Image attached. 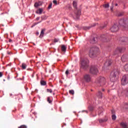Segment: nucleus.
Listing matches in <instances>:
<instances>
[{
	"instance_id": "f257e3e1",
	"label": "nucleus",
	"mask_w": 128,
	"mask_h": 128,
	"mask_svg": "<svg viewBox=\"0 0 128 128\" xmlns=\"http://www.w3.org/2000/svg\"><path fill=\"white\" fill-rule=\"evenodd\" d=\"M119 74L120 70L118 69H114L111 73L110 76V80L112 82H114L118 80L116 76H118Z\"/></svg>"
},
{
	"instance_id": "f03ea898",
	"label": "nucleus",
	"mask_w": 128,
	"mask_h": 128,
	"mask_svg": "<svg viewBox=\"0 0 128 128\" xmlns=\"http://www.w3.org/2000/svg\"><path fill=\"white\" fill-rule=\"evenodd\" d=\"M73 6L74 8H76L75 14H76V17H74V18H76V20H78L80 18V10H78L77 6H78V0H74L73 1Z\"/></svg>"
},
{
	"instance_id": "7ed1b4c3",
	"label": "nucleus",
	"mask_w": 128,
	"mask_h": 128,
	"mask_svg": "<svg viewBox=\"0 0 128 128\" xmlns=\"http://www.w3.org/2000/svg\"><path fill=\"white\" fill-rule=\"evenodd\" d=\"M96 84H100V86H104L108 84L106 80L104 77H100L98 78L96 81Z\"/></svg>"
},
{
	"instance_id": "20e7f679",
	"label": "nucleus",
	"mask_w": 128,
	"mask_h": 128,
	"mask_svg": "<svg viewBox=\"0 0 128 128\" xmlns=\"http://www.w3.org/2000/svg\"><path fill=\"white\" fill-rule=\"evenodd\" d=\"M88 66V58L83 59L81 62V68L86 70Z\"/></svg>"
},
{
	"instance_id": "39448f33",
	"label": "nucleus",
	"mask_w": 128,
	"mask_h": 128,
	"mask_svg": "<svg viewBox=\"0 0 128 128\" xmlns=\"http://www.w3.org/2000/svg\"><path fill=\"white\" fill-rule=\"evenodd\" d=\"M118 22L120 26H123L124 28H126V26H128V20L122 19L119 20Z\"/></svg>"
},
{
	"instance_id": "423d86ee",
	"label": "nucleus",
	"mask_w": 128,
	"mask_h": 128,
	"mask_svg": "<svg viewBox=\"0 0 128 128\" xmlns=\"http://www.w3.org/2000/svg\"><path fill=\"white\" fill-rule=\"evenodd\" d=\"M121 84L122 86H126L128 84V74L124 75L121 80Z\"/></svg>"
},
{
	"instance_id": "0eeeda50",
	"label": "nucleus",
	"mask_w": 128,
	"mask_h": 128,
	"mask_svg": "<svg viewBox=\"0 0 128 128\" xmlns=\"http://www.w3.org/2000/svg\"><path fill=\"white\" fill-rule=\"evenodd\" d=\"M119 29L118 25V24H114L110 28V30L112 32H118Z\"/></svg>"
},
{
	"instance_id": "6e6552de",
	"label": "nucleus",
	"mask_w": 128,
	"mask_h": 128,
	"mask_svg": "<svg viewBox=\"0 0 128 128\" xmlns=\"http://www.w3.org/2000/svg\"><path fill=\"white\" fill-rule=\"evenodd\" d=\"M90 72L92 74H96L98 72V68L96 66H92L90 69Z\"/></svg>"
},
{
	"instance_id": "1a4fd4ad",
	"label": "nucleus",
	"mask_w": 128,
	"mask_h": 128,
	"mask_svg": "<svg viewBox=\"0 0 128 128\" xmlns=\"http://www.w3.org/2000/svg\"><path fill=\"white\" fill-rule=\"evenodd\" d=\"M92 80V77L90 74H86L85 76H84V80L86 82H90V80Z\"/></svg>"
},
{
	"instance_id": "9d476101",
	"label": "nucleus",
	"mask_w": 128,
	"mask_h": 128,
	"mask_svg": "<svg viewBox=\"0 0 128 128\" xmlns=\"http://www.w3.org/2000/svg\"><path fill=\"white\" fill-rule=\"evenodd\" d=\"M89 56L94 58V48H90L89 52Z\"/></svg>"
},
{
	"instance_id": "9b49d317",
	"label": "nucleus",
	"mask_w": 128,
	"mask_h": 128,
	"mask_svg": "<svg viewBox=\"0 0 128 128\" xmlns=\"http://www.w3.org/2000/svg\"><path fill=\"white\" fill-rule=\"evenodd\" d=\"M126 48H118L115 50L114 54H118V52H124Z\"/></svg>"
},
{
	"instance_id": "f8f14e48",
	"label": "nucleus",
	"mask_w": 128,
	"mask_h": 128,
	"mask_svg": "<svg viewBox=\"0 0 128 128\" xmlns=\"http://www.w3.org/2000/svg\"><path fill=\"white\" fill-rule=\"evenodd\" d=\"M121 60L123 62H128V56L124 55L121 58Z\"/></svg>"
},
{
	"instance_id": "ddd939ff",
	"label": "nucleus",
	"mask_w": 128,
	"mask_h": 128,
	"mask_svg": "<svg viewBox=\"0 0 128 128\" xmlns=\"http://www.w3.org/2000/svg\"><path fill=\"white\" fill-rule=\"evenodd\" d=\"M96 26V24H92V26H84L83 28L84 30H90V28H92L94 26Z\"/></svg>"
},
{
	"instance_id": "4468645a",
	"label": "nucleus",
	"mask_w": 128,
	"mask_h": 128,
	"mask_svg": "<svg viewBox=\"0 0 128 128\" xmlns=\"http://www.w3.org/2000/svg\"><path fill=\"white\" fill-rule=\"evenodd\" d=\"M118 95L119 96H124V91L122 90V88H120L118 91Z\"/></svg>"
},
{
	"instance_id": "2eb2a0df",
	"label": "nucleus",
	"mask_w": 128,
	"mask_h": 128,
	"mask_svg": "<svg viewBox=\"0 0 128 128\" xmlns=\"http://www.w3.org/2000/svg\"><path fill=\"white\" fill-rule=\"evenodd\" d=\"M112 64V60H108L104 64L105 66H110Z\"/></svg>"
},
{
	"instance_id": "dca6fc26",
	"label": "nucleus",
	"mask_w": 128,
	"mask_h": 128,
	"mask_svg": "<svg viewBox=\"0 0 128 128\" xmlns=\"http://www.w3.org/2000/svg\"><path fill=\"white\" fill-rule=\"evenodd\" d=\"M42 12H44V9L40 8L36 11V14H42Z\"/></svg>"
},
{
	"instance_id": "f3484780",
	"label": "nucleus",
	"mask_w": 128,
	"mask_h": 128,
	"mask_svg": "<svg viewBox=\"0 0 128 128\" xmlns=\"http://www.w3.org/2000/svg\"><path fill=\"white\" fill-rule=\"evenodd\" d=\"M120 126L123 128H128V124L126 122H121Z\"/></svg>"
},
{
	"instance_id": "a211bd4d",
	"label": "nucleus",
	"mask_w": 128,
	"mask_h": 128,
	"mask_svg": "<svg viewBox=\"0 0 128 128\" xmlns=\"http://www.w3.org/2000/svg\"><path fill=\"white\" fill-rule=\"evenodd\" d=\"M98 40V38H94L90 40V44H96V40Z\"/></svg>"
},
{
	"instance_id": "6ab92c4d",
	"label": "nucleus",
	"mask_w": 128,
	"mask_h": 128,
	"mask_svg": "<svg viewBox=\"0 0 128 128\" xmlns=\"http://www.w3.org/2000/svg\"><path fill=\"white\" fill-rule=\"evenodd\" d=\"M61 48H62V52H66V46L64 45H62V46Z\"/></svg>"
},
{
	"instance_id": "aec40b11",
	"label": "nucleus",
	"mask_w": 128,
	"mask_h": 128,
	"mask_svg": "<svg viewBox=\"0 0 128 128\" xmlns=\"http://www.w3.org/2000/svg\"><path fill=\"white\" fill-rule=\"evenodd\" d=\"M44 30H42L40 36V38H43L44 35Z\"/></svg>"
},
{
	"instance_id": "412c9836",
	"label": "nucleus",
	"mask_w": 128,
	"mask_h": 128,
	"mask_svg": "<svg viewBox=\"0 0 128 128\" xmlns=\"http://www.w3.org/2000/svg\"><path fill=\"white\" fill-rule=\"evenodd\" d=\"M21 66L23 70L26 68V64L24 63H22Z\"/></svg>"
},
{
	"instance_id": "4be33fe9",
	"label": "nucleus",
	"mask_w": 128,
	"mask_h": 128,
	"mask_svg": "<svg viewBox=\"0 0 128 128\" xmlns=\"http://www.w3.org/2000/svg\"><path fill=\"white\" fill-rule=\"evenodd\" d=\"M108 120V119H100L99 122L102 124V122H106Z\"/></svg>"
},
{
	"instance_id": "5701e85b",
	"label": "nucleus",
	"mask_w": 128,
	"mask_h": 128,
	"mask_svg": "<svg viewBox=\"0 0 128 128\" xmlns=\"http://www.w3.org/2000/svg\"><path fill=\"white\" fill-rule=\"evenodd\" d=\"M40 84H42V86H46V82L44 80H42L40 81Z\"/></svg>"
},
{
	"instance_id": "b1692460",
	"label": "nucleus",
	"mask_w": 128,
	"mask_h": 128,
	"mask_svg": "<svg viewBox=\"0 0 128 128\" xmlns=\"http://www.w3.org/2000/svg\"><path fill=\"white\" fill-rule=\"evenodd\" d=\"M98 96H99V98H102V94L100 92H98Z\"/></svg>"
},
{
	"instance_id": "393cba45",
	"label": "nucleus",
	"mask_w": 128,
	"mask_h": 128,
	"mask_svg": "<svg viewBox=\"0 0 128 128\" xmlns=\"http://www.w3.org/2000/svg\"><path fill=\"white\" fill-rule=\"evenodd\" d=\"M40 6V3L38 2H36L35 3L34 6H35V8H38V6Z\"/></svg>"
},
{
	"instance_id": "a878e982",
	"label": "nucleus",
	"mask_w": 128,
	"mask_h": 128,
	"mask_svg": "<svg viewBox=\"0 0 128 128\" xmlns=\"http://www.w3.org/2000/svg\"><path fill=\"white\" fill-rule=\"evenodd\" d=\"M104 7L105 8H108L110 5L108 4H105L104 5Z\"/></svg>"
},
{
	"instance_id": "bb28decb",
	"label": "nucleus",
	"mask_w": 128,
	"mask_h": 128,
	"mask_svg": "<svg viewBox=\"0 0 128 128\" xmlns=\"http://www.w3.org/2000/svg\"><path fill=\"white\" fill-rule=\"evenodd\" d=\"M112 120H116V115H112Z\"/></svg>"
},
{
	"instance_id": "cd10ccee",
	"label": "nucleus",
	"mask_w": 128,
	"mask_h": 128,
	"mask_svg": "<svg viewBox=\"0 0 128 128\" xmlns=\"http://www.w3.org/2000/svg\"><path fill=\"white\" fill-rule=\"evenodd\" d=\"M106 38L104 35H102L100 36V40H104Z\"/></svg>"
},
{
	"instance_id": "c85d7f7f",
	"label": "nucleus",
	"mask_w": 128,
	"mask_h": 128,
	"mask_svg": "<svg viewBox=\"0 0 128 128\" xmlns=\"http://www.w3.org/2000/svg\"><path fill=\"white\" fill-rule=\"evenodd\" d=\"M70 94H74V90H70L69 91Z\"/></svg>"
},
{
	"instance_id": "c756f323",
	"label": "nucleus",
	"mask_w": 128,
	"mask_h": 128,
	"mask_svg": "<svg viewBox=\"0 0 128 128\" xmlns=\"http://www.w3.org/2000/svg\"><path fill=\"white\" fill-rule=\"evenodd\" d=\"M47 92H48L52 94V89H47Z\"/></svg>"
},
{
	"instance_id": "7c9ffc66",
	"label": "nucleus",
	"mask_w": 128,
	"mask_h": 128,
	"mask_svg": "<svg viewBox=\"0 0 128 128\" xmlns=\"http://www.w3.org/2000/svg\"><path fill=\"white\" fill-rule=\"evenodd\" d=\"M18 128H27L26 126H24V125H22L21 126H20V127H18Z\"/></svg>"
},
{
	"instance_id": "2f4dec72",
	"label": "nucleus",
	"mask_w": 128,
	"mask_h": 128,
	"mask_svg": "<svg viewBox=\"0 0 128 128\" xmlns=\"http://www.w3.org/2000/svg\"><path fill=\"white\" fill-rule=\"evenodd\" d=\"M48 102H49V104H51L52 102V100H50V97L48 98Z\"/></svg>"
},
{
	"instance_id": "473e14b6",
	"label": "nucleus",
	"mask_w": 128,
	"mask_h": 128,
	"mask_svg": "<svg viewBox=\"0 0 128 128\" xmlns=\"http://www.w3.org/2000/svg\"><path fill=\"white\" fill-rule=\"evenodd\" d=\"M53 4H54L57 5L58 4V2H56V0H53Z\"/></svg>"
},
{
	"instance_id": "72a5a7b5",
	"label": "nucleus",
	"mask_w": 128,
	"mask_h": 128,
	"mask_svg": "<svg viewBox=\"0 0 128 128\" xmlns=\"http://www.w3.org/2000/svg\"><path fill=\"white\" fill-rule=\"evenodd\" d=\"M125 108L126 110H128V104H126L125 106Z\"/></svg>"
},
{
	"instance_id": "f704fd0d",
	"label": "nucleus",
	"mask_w": 128,
	"mask_h": 128,
	"mask_svg": "<svg viewBox=\"0 0 128 128\" xmlns=\"http://www.w3.org/2000/svg\"><path fill=\"white\" fill-rule=\"evenodd\" d=\"M58 42V39L55 38L54 40V42Z\"/></svg>"
},
{
	"instance_id": "c9c22d12",
	"label": "nucleus",
	"mask_w": 128,
	"mask_h": 128,
	"mask_svg": "<svg viewBox=\"0 0 128 128\" xmlns=\"http://www.w3.org/2000/svg\"><path fill=\"white\" fill-rule=\"evenodd\" d=\"M52 4H50L48 7V8L50 9V8H52Z\"/></svg>"
},
{
	"instance_id": "e433bc0d",
	"label": "nucleus",
	"mask_w": 128,
	"mask_h": 128,
	"mask_svg": "<svg viewBox=\"0 0 128 128\" xmlns=\"http://www.w3.org/2000/svg\"><path fill=\"white\" fill-rule=\"evenodd\" d=\"M66 74H68V70L66 71Z\"/></svg>"
},
{
	"instance_id": "4c0bfd02",
	"label": "nucleus",
	"mask_w": 128,
	"mask_h": 128,
	"mask_svg": "<svg viewBox=\"0 0 128 128\" xmlns=\"http://www.w3.org/2000/svg\"><path fill=\"white\" fill-rule=\"evenodd\" d=\"M2 72H0V78H2Z\"/></svg>"
},
{
	"instance_id": "58836bf2",
	"label": "nucleus",
	"mask_w": 128,
	"mask_h": 128,
	"mask_svg": "<svg viewBox=\"0 0 128 128\" xmlns=\"http://www.w3.org/2000/svg\"><path fill=\"white\" fill-rule=\"evenodd\" d=\"M40 17H37V18H36V20H40Z\"/></svg>"
},
{
	"instance_id": "ea45409f",
	"label": "nucleus",
	"mask_w": 128,
	"mask_h": 128,
	"mask_svg": "<svg viewBox=\"0 0 128 128\" xmlns=\"http://www.w3.org/2000/svg\"><path fill=\"white\" fill-rule=\"evenodd\" d=\"M114 9V6L110 7V10H112Z\"/></svg>"
},
{
	"instance_id": "a19ab883",
	"label": "nucleus",
	"mask_w": 128,
	"mask_h": 128,
	"mask_svg": "<svg viewBox=\"0 0 128 128\" xmlns=\"http://www.w3.org/2000/svg\"><path fill=\"white\" fill-rule=\"evenodd\" d=\"M38 34H39L38 32H36V36H38Z\"/></svg>"
},
{
	"instance_id": "79ce46f5",
	"label": "nucleus",
	"mask_w": 128,
	"mask_h": 128,
	"mask_svg": "<svg viewBox=\"0 0 128 128\" xmlns=\"http://www.w3.org/2000/svg\"><path fill=\"white\" fill-rule=\"evenodd\" d=\"M122 16V14H120V15H118V16Z\"/></svg>"
},
{
	"instance_id": "37998d69",
	"label": "nucleus",
	"mask_w": 128,
	"mask_h": 128,
	"mask_svg": "<svg viewBox=\"0 0 128 128\" xmlns=\"http://www.w3.org/2000/svg\"><path fill=\"white\" fill-rule=\"evenodd\" d=\"M41 18H42V20H44V16H41Z\"/></svg>"
},
{
	"instance_id": "c03bdc74",
	"label": "nucleus",
	"mask_w": 128,
	"mask_h": 128,
	"mask_svg": "<svg viewBox=\"0 0 128 128\" xmlns=\"http://www.w3.org/2000/svg\"><path fill=\"white\" fill-rule=\"evenodd\" d=\"M127 92H128V88L126 89Z\"/></svg>"
},
{
	"instance_id": "a18cd8bd",
	"label": "nucleus",
	"mask_w": 128,
	"mask_h": 128,
	"mask_svg": "<svg viewBox=\"0 0 128 128\" xmlns=\"http://www.w3.org/2000/svg\"><path fill=\"white\" fill-rule=\"evenodd\" d=\"M102 92H104V89H102Z\"/></svg>"
},
{
	"instance_id": "49530a36",
	"label": "nucleus",
	"mask_w": 128,
	"mask_h": 128,
	"mask_svg": "<svg viewBox=\"0 0 128 128\" xmlns=\"http://www.w3.org/2000/svg\"><path fill=\"white\" fill-rule=\"evenodd\" d=\"M49 72H52V70H49Z\"/></svg>"
},
{
	"instance_id": "de8ad7c7",
	"label": "nucleus",
	"mask_w": 128,
	"mask_h": 128,
	"mask_svg": "<svg viewBox=\"0 0 128 128\" xmlns=\"http://www.w3.org/2000/svg\"><path fill=\"white\" fill-rule=\"evenodd\" d=\"M115 6H117L118 4H115Z\"/></svg>"
},
{
	"instance_id": "09e8293b",
	"label": "nucleus",
	"mask_w": 128,
	"mask_h": 128,
	"mask_svg": "<svg viewBox=\"0 0 128 128\" xmlns=\"http://www.w3.org/2000/svg\"><path fill=\"white\" fill-rule=\"evenodd\" d=\"M9 42H12V40H9Z\"/></svg>"
},
{
	"instance_id": "8fccbe9b",
	"label": "nucleus",
	"mask_w": 128,
	"mask_h": 128,
	"mask_svg": "<svg viewBox=\"0 0 128 128\" xmlns=\"http://www.w3.org/2000/svg\"><path fill=\"white\" fill-rule=\"evenodd\" d=\"M8 54H10V52H8Z\"/></svg>"
},
{
	"instance_id": "3c124183",
	"label": "nucleus",
	"mask_w": 128,
	"mask_h": 128,
	"mask_svg": "<svg viewBox=\"0 0 128 128\" xmlns=\"http://www.w3.org/2000/svg\"><path fill=\"white\" fill-rule=\"evenodd\" d=\"M40 24V22H38V23H37V24Z\"/></svg>"
},
{
	"instance_id": "603ef678",
	"label": "nucleus",
	"mask_w": 128,
	"mask_h": 128,
	"mask_svg": "<svg viewBox=\"0 0 128 128\" xmlns=\"http://www.w3.org/2000/svg\"><path fill=\"white\" fill-rule=\"evenodd\" d=\"M108 92H110V90H108Z\"/></svg>"
},
{
	"instance_id": "864d4df0",
	"label": "nucleus",
	"mask_w": 128,
	"mask_h": 128,
	"mask_svg": "<svg viewBox=\"0 0 128 128\" xmlns=\"http://www.w3.org/2000/svg\"><path fill=\"white\" fill-rule=\"evenodd\" d=\"M5 80H4V82H5Z\"/></svg>"
},
{
	"instance_id": "5fc2aeb1",
	"label": "nucleus",
	"mask_w": 128,
	"mask_h": 128,
	"mask_svg": "<svg viewBox=\"0 0 128 128\" xmlns=\"http://www.w3.org/2000/svg\"><path fill=\"white\" fill-rule=\"evenodd\" d=\"M92 110V109H90V110Z\"/></svg>"
}]
</instances>
